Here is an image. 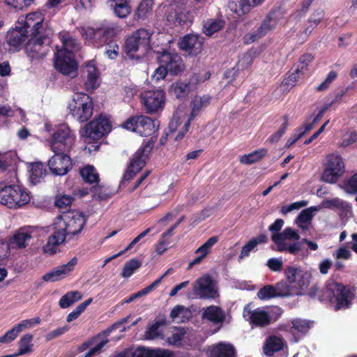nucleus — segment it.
<instances>
[{"label":"nucleus","mask_w":357,"mask_h":357,"mask_svg":"<svg viewBox=\"0 0 357 357\" xmlns=\"http://www.w3.org/2000/svg\"><path fill=\"white\" fill-rule=\"evenodd\" d=\"M291 324V333L294 335L298 333L305 335L311 328V323L309 321L301 319H293Z\"/></svg>","instance_id":"a18cd8bd"},{"label":"nucleus","mask_w":357,"mask_h":357,"mask_svg":"<svg viewBox=\"0 0 357 357\" xmlns=\"http://www.w3.org/2000/svg\"><path fill=\"white\" fill-rule=\"evenodd\" d=\"M87 216L82 212L72 211L63 212L56 223V230L65 234V239L70 241L82 232L86 222Z\"/></svg>","instance_id":"f257e3e1"},{"label":"nucleus","mask_w":357,"mask_h":357,"mask_svg":"<svg viewBox=\"0 0 357 357\" xmlns=\"http://www.w3.org/2000/svg\"><path fill=\"white\" fill-rule=\"evenodd\" d=\"M194 294L202 299H214L219 296L208 275L199 278L193 284Z\"/></svg>","instance_id":"aec40b11"},{"label":"nucleus","mask_w":357,"mask_h":357,"mask_svg":"<svg viewBox=\"0 0 357 357\" xmlns=\"http://www.w3.org/2000/svg\"><path fill=\"white\" fill-rule=\"evenodd\" d=\"M257 296L261 300H269L277 298L275 286L271 284L264 286L257 292Z\"/></svg>","instance_id":"4d7b16f0"},{"label":"nucleus","mask_w":357,"mask_h":357,"mask_svg":"<svg viewBox=\"0 0 357 357\" xmlns=\"http://www.w3.org/2000/svg\"><path fill=\"white\" fill-rule=\"evenodd\" d=\"M160 122L144 114L132 115L121 124V127L127 130L136 132L142 137H151L157 139L153 135L158 131Z\"/></svg>","instance_id":"7ed1b4c3"},{"label":"nucleus","mask_w":357,"mask_h":357,"mask_svg":"<svg viewBox=\"0 0 357 357\" xmlns=\"http://www.w3.org/2000/svg\"><path fill=\"white\" fill-rule=\"evenodd\" d=\"M94 104L92 98L85 93H77L68 105L70 113L80 123L87 122L93 115Z\"/></svg>","instance_id":"0eeeda50"},{"label":"nucleus","mask_w":357,"mask_h":357,"mask_svg":"<svg viewBox=\"0 0 357 357\" xmlns=\"http://www.w3.org/2000/svg\"><path fill=\"white\" fill-rule=\"evenodd\" d=\"M263 0H229V7L231 11L238 16L250 12L252 7L260 4Z\"/></svg>","instance_id":"c756f323"},{"label":"nucleus","mask_w":357,"mask_h":357,"mask_svg":"<svg viewBox=\"0 0 357 357\" xmlns=\"http://www.w3.org/2000/svg\"><path fill=\"white\" fill-rule=\"evenodd\" d=\"M314 59V56L312 54L305 53L301 55L296 68V73L303 74L305 71L307 70L308 66Z\"/></svg>","instance_id":"603ef678"},{"label":"nucleus","mask_w":357,"mask_h":357,"mask_svg":"<svg viewBox=\"0 0 357 357\" xmlns=\"http://www.w3.org/2000/svg\"><path fill=\"white\" fill-rule=\"evenodd\" d=\"M30 202L27 192L19 185H7L0 189V203L9 208H18Z\"/></svg>","instance_id":"1a4fd4ad"},{"label":"nucleus","mask_w":357,"mask_h":357,"mask_svg":"<svg viewBox=\"0 0 357 357\" xmlns=\"http://www.w3.org/2000/svg\"><path fill=\"white\" fill-rule=\"evenodd\" d=\"M33 339V336L31 334L27 333L24 335L18 342V351L13 355H15V356H17L31 352L33 347V344L31 343Z\"/></svg>","instance_id":"37998d69"},{"label":"nucleus","mask_w":357,"mask_h":357,"mask_svg":"<svg viewBox=\"0 0 357 357\" xmlns=\"http://www.w3.org/2000/svg\"><path fill=\"white\" fill-rule=\"evenodd\" d=\"M225 25V22L221 20L208 19L204 21L203 25V33L211 36L213 33L221 30Z\"/></svg>","instance_id":"79ce46f5"},{"label":"nucleus","mask_w":357,"mask_h":357,"mask_svg":"<svg viewBox=\"0 0 357 357\" xmlns=\"http://www.w3.org/2000/svg\"><path fill=\"white\" fill-rule=\"evenodd\" d=\"M345 187L350 192H357V172L345 183Z\"/></svg>","instance_id":"774afa93"},{"label":"nucleus","mask_w":357,"mask_h":357,"mask_svg":"<svg viewBox=\"0 0 357 357\" xmlns=\"http://www.w3.org/2000/svg\"><path fill=\"white\" fill-rule=\"evenodd\" d=\"M80 175L86 183L93 184L99 182V175L92 165H86L81 169Z\"/></svg>","instance_id":"c03bdc74"},{"label":"nucleus","mask_w":357,"mask_h":357,"mask_svg":"<svg viewBox=\"0 0 357 357\" xmlns=\"http://www.w3.org/2000/svg\"><path fill=\"white\" fill-rule=\"evenodd\" d=\"M300 235L298 233L291 227H287L282 232L280 233H273L271 236L272 241L276 245L278 243L282 244L285 243V240L298 241Z\"/></svg>","instance_id":"e433bc0d"},{"label":"nucleus","mask_w":357,"mask_h":357,"mask_svg":"<svg viewBox=\"0 0 357 357\" xmlns=\"http://www.w3.org/2000/svg\"><path fill=\"white\" fill-rule=\"evenodd\" d=\"M268 241V237L264 234H261L257 236L256 238H253L250 239L244 246H243L240 258H243L245 257H248L250 255V252L259 244L266 243Z\"/></svg>","instance_id":"4c0bfd02"},{"label":"nucleus","mask_w":357,"mask_h":357,"mask_svg":"<svg viewBox=\"0 0 357 357\" xmlns=\"http://www.w3.org/2000/svg\"><path fill=\"white\" fill-rule=\"evenodd\" d=\"M316 207H310L303 210L297 217V222L299 227L304 228L301 224L308 225L310 223L313 218V211H316Z\"/></svg>","instance_id":"5fc2aeb1"},{"label":"nucleus","mask_w":357,"mask_h":357,"mask_svg":"<svg viewBox=\"0 0 357 357\" xmlns=\"http://www.w3.org/2000/svg\"><path fill=\"white\" fill-rule=\"evenodd\" d=\"M190 17V13L187 10L186 3L184 1H174L168 6L166 13L168 25L172 26H188L191 22Z\"/></svg>","instance_id":"ddd939ff"},{"label":"nucleus","mask_w":357,"mask_h":357,"mask_svg":"<svg viewBox=\"0 0 357 357\" xmlns=\"http://www.w3.org/2000/svg\"><path fill=\"white\" fill-rule=\"evenodd\" d=\"M204 38L198 34L189 33L184 36L178 42V47L190 55L197 56L203 50Z\"/></svg>","instance_id":"4be33fe9"},{"label":"nucleus","mask_w":357,"mask_h":357,"mask_svg":"<svg viewBox=\"0 0 357 357\" xmlns=\"http://www.w3.org/2000/svg\"><path fill=\"white\" fill-rule=\"evenodd\" d=\"M112 122L109 118L101 114L87 123L80 132L89 140L98 142L107 136L112 131Z\"/></svg>","instance_id":"9d476101"},{"label":"nucleus","mask_w":357,"mask_h":357,"mask_svg":"<svg viewBox=\"0 0 357 357\" xmlns=\"http://www.w3.org/2000/svg\"><path fill=\"white\" fill-rule=\"evenodd\" d=\"M141 102L146 113H156L165 106V93L162 90L144 91L141 94Z\"/></svg>","instance_id":"f3484780"},{"label":"nucleus","mask_w":357,"mask_h":357,"mask_svg":"<svg viewBox=\"0 0 357 357\" xmlns=\"http://www.w3.org/2000/svg\"><path fill=\"white\" fill-rule=\"evenodd\" d=\"M155 139L153 137L144 141L142 146L132 155L127 169L123 176L126 181L132 179L146 165L149 155L153 148Z\"/></svg>","instance_id":"423d86ee"},{"label":"nucleus","mask_w":357,"mask_h":357,"mask_svg":"<svg viewBox=\"0 0 357 357\" xmlns=\"http://www.w3.org/2000/svg\"><path fill=\"white\" fill-rule=\"evenodd\" d=\"M65 241V234L55 230L48 238L47 243L43 246L44 252L50 255H54L56 253L57 246Z\"/></svg>","instance_id":"f704fd0d"},{"label":"nucleus","mask_w":357,"mask_h":357,"mask_svg":"<svg viewBox=\"0 0 357 357\" xmlns=\"http://www.w3.org/2000/svg\"><path fill=\"white\" fill-rule=\"evenodd\" d=\"M218 241V236H212L209 238L202 245L197 249L196 254L200 253L201 256L205 258L210 253L211 248Z\"/></svg>","instance_id":"13d9d810"},{"label":"nucleus","mask_w":357,"mask_h":357,"mask_svg":"<svg viewBox=\"0 0 357 357\" xmlns=\"http://www.w3.org/2000/svg\"><path fill=\"white\" fill-rule=\"evenodd\" d=\"M211 102V97L208 95L195 96L190 102L191 112L189 116L190 121L194 120L195 117L199 116L204 109L210 105Z\"/></svg>","instance_id":"7c9ffc66"},{"label":"nucleus","mask_w":357,"mask_h":357,"mask_svg":"<svg viewBox=\"0 0 357 357\" xmlns=\"http://www.w3.org/2000/svg\"><path fill=\"white\" fill-rule=\"evenodd\" d=\"M51 39L46 31L30 34V38L24 45V51L32 59L45 57L50 50Z\"/></svg>","instance_id":"6e6552de"},{"label":"nucleus","mask_w":357,"mask_h":357,"mask_svg":"<svg viewBox=\"0 0 357 357\" xmlns=\"http://www.w3.org/2000/svg\"><path fill=\"white\" fill-rule=\"evenodd\" d=\"M164 324L163 321H156L149 326L145 331L144 337L146 340H153L158 337L160 335L159 328Z\"/></svg>","instance_id":"6e6d98bb"},{"label":"nucleus","mask_w":357,"mask_h":357,"mask_svg":"<svg viewBox=\"0 0 357 357\" xmlns=\"http://www.w3.org/2000/svg\"><path fill=\"white\" fill-rule=\"evenodd\" d=\"M243 316L252 326L256 327H266L272 322V319L267 312L259 308L252 310L249 305L245 306Z\"/></svg>","instance_id":"412c9836"},{"label":"nucleus","mask_w":357,"mask_h":357,"mask_svg":"<svg viewBox=\"0 0 357 357\" xmlns=\"http://www.w3.org/2000/svg\"><path fill=\"white\" fill-rule=\"evenodd\" d=\"M190 91V84L181 81L172 83L169 88V92L181 101L187 99Z\"/></svg>","instance_id":"72a5a7b5"},{"label":"nucleus","mask_w":357,"mask_h":357,"mask_svg":"<svg viewBox=\"0 0 357 357\" xmlns=\"http://www.w3.org/2000/svg\"><path fill=\"white\" fill-rule=\"evenodd\" d=\"M284 275L296 290V295L302 294L301 291L310 284L311 274L296 266H288L284 270Z\"/></svg>","instance_id":"2eb2a0df"},{"label":"nucleus","mask_w":357,"mask_h":357,"mask_svg":"<svg viewBox=\"0 0 357 357\" xmlns=\"http://www.w3.org/2000/svg\"><path fill=\"white\" fill-rule=\"evenodd\" d=\"M87 78L84 83L86 91H93L99 86L100 73L92 61L86 64Z\"/></svg>","instance_id":"473e14b6"},{"label":"nucleus","mask_w":357,"mask_h":357,"mask_svg":"<svg viewBox=\"0 0 357 357\" xmlns=\"http://www.w3.org/2000/svg\"><path fill=\"white\" fill-rule=\"evenodd\" d=\"M48 167L54 175H66L73 167L70 154L54 153V155L48 160Z\"/></svg>","instance_id":"6ab92c4d"},{"label":"nucleus","mask_w":357,"mask_h":357,"mask_svg":"<svg viewBox=\"0 0 357 357\" xmlns=\"http://www.w3.org/2000/svg\"><path fill=\"white\" fill-rule=\"evenodd\" d=\"M81 33L93 46L99 47L107 43L116 35V29L112 26H89L82 28Z\"/></svg>","instance_id":"f8f14e48"},{"label":"nucleus","mask_w":357,"mask_h":357,"mask_svg":"<svg viewBox=\"0 0 357 357\" xmlns=\"http://www.w3.org/2000/svg\"><path fill=\"white\" fill-rule=\"evenodd\" d=\"M76 136L70 127L63 123L59 125L52 135L50 149L54 153L70 154L75 146Z\"/></svg>","instance_id":"39448f33"},{"label":"nucleus","mask_w":357,"mask_h":357,"mask_svg":"<svg viewBox=\"0 0 357 357\" xmlns=\"http://www.w3.org/2000/svg\"><path fill=\"white\" fill-rule=\"evenodd\" d=\"M344 172V163L340 155L329 154L322 173V180L326 183H335Z\"/></svg>","instance_id":"4468645a"},{"label":"nucleus","mask_w":357,"mask_h":357,"mask_svg":"<svg viewBox=\"0 0 357 357\" xmlns=\"http://www.w3.org/2000/svg\"><path fill=\"white\" fill-rule=\"evenodd\" d=\"M16 165V157L12 152L0 153V171L5 172Z\"/></svg>","instance_id":"09e8293b"},{"label":"nucleus","mask_w":357,"mask_h":357,"mask_svg":"<svg viewBox=\"0 0 357 357\" xmlns=\"http://www.w3.org/2000/svg\"><path fill=\"white\" fill-rule=\"evenodd\" d=\"M152 33L145 29H139L128 36L125 42V52L132 59L144 56L151 49Z\"/></svg>","instance_id":"20e7f679"},{"label":"nucleus","mask_w":357,"mask_h":357,"mask_svg":"<svg viewBox=\"0 0 357 357\" xmlns=\"http://www.w3.org/2000/svg\"><path fill=\"white\" fill-rule=\"evenodd\" d=\"M35 230L31 227L20 228L9 240V246L12 248L22 249L28 245V241L31 239Z\"/></svg>","instance_id":"393cba45"},{"label":"nucleus","mask_w":357,"mask_h":357,"mask_svg":"<svg viewBox=\"0 0 357 357\" xmlns=\"http://www.w3.org/2000/svg\"><path fill=\"white\" fill-rule=\"evenodd\" d=\"M154 0H142L135 13L137 20H144L152 13Z\"/></svg>","instance_id":"ea45409f"},{"label":"nucleus","mask_w":357,"mask_h":357,"mask_svg":"<svg viewBox=\"0 0 357 357\" xmlns=\"http://www.w3.org/2000/svg\"><path fill=\"white\" fill-rule=\"evenodd\" d=\"M275 287L277 297H288L296 295V290L287 281H280L275 285Z\"/></svg>","instance_id":"de8ad7c7"},{"label":"nucleus","mask_w":357,"mask_h":357,"mask_svg":"<svg viewBox=\"0 0 357 357\" xmlns=\"http://www.w3.org/2000/svg\"><path fill=\"white\" fill-rule=\"evenodd\" d=\"M114 2V12L120 18H125L130 13V6L127 0H112Z\"/></svg>","instance_id":"8fccbe9b"},{"label":"nucleus","mask_w":357,"mask_h":357,"mask_svg":"<svg viewBox=\"0 0 357 357\" xmlns=\"http://www.w3.org/2000/svg\"><path fill=\"white\" fill-rule=\"evenodd\" d=\"M43 17L39 13H32L28 14L24 19H20L17 21V24L20 25L22 30L27 31V34H33L36 32L45 31L43 24Z\"/></svg>","instance_id":"5701e85b"},{"label":"nucleus","mask_w":357,"mask_h":357,"mask_svg":"<svg viewBox=\"0 0 357 357\" xmlns=\"http://www.w3.org/2000/svg\"><path fill=\"white\" fill-rule=\"evenodd\" d=\"M77 263L76 257L72 258L67 264L59 266L52 271L46 273L43 276L45 282H56L65 278L66 274L72 271Z\"/></svg>","instance_id":"a878e982"},{"label":"nucleus","mask_w":357,"mask_h":357,"mask_svg":"<svg viewBox=\"0 0 357 357\" xmlns=\"http://www.w3.org/2000/svg\"><path fill=\"white\" fill-rule=\"evenodd\" d=\"M82 298V296L78 291H68L61 296L59 301V305L61 308H67L71 306L74 303L81 300Z\"/></svg>","instance_id":"49530a36"},{"label":"nucleus","mask_w":357,"mask_h":357,"mask_svg":"<svg viewBox=\"0 0 357 357\" xmlns=\"http://www.w3.org/2000/svg\"><path fill=\"white\" fill-rule=\"evenodd\" d=\"M282 17L280 9H272L254 32L247 33L244 36L245 43L250 44L264 37L268 32L276 28Z\"/></svg>","instance_id":"9b49d317"},{"label":"nucleus","mask_w":357,"mask_h":357,"mask_svg":"<svg viewBox=\"0 0 357 357\" xmlns=\"http://www.w3.org/2000/svg\"><path fill=\"white\" fill-rule=\"evenodd\" d=\"M284 345L282 337L276 335L268 336L264 344L263 350L265 355L272 356L275 352L283 349Z\"/></svg>","instance_id":"2f4dec72"},{"label":"nucleus","mask_w":357,"mask_h":357,"mask_svg":"<svg viewBox=\"0 0 357 357\" xmlns=\"http://www.w3.org/2000/svg\"><path fill=\"white\" fill-rule=\"evenodd\" d=\"M59 37L63 44V50H70L73 52V51H77L79 49V42L71 36L69 32H61L59 34Z\"/></svg>","instance_id":"58836bf2"},{"label":"nucleus","mask_w":357,"mask_h":357,"mask_svg":"<svg viewBox=\"0 0 357 357\" xmlns=\"http://www.w3.org/2000/svg\"><path fill=\"white\" fill-rule=\"evenodd\" d=\"M40 317H35L29 319H24L18 323L16 326V328L22 332L24 328H31L34 324H39L40 323Z\"/></svg>","instance_id":"338daca9"},{"label":"nucleus","mask_w":357,"mask_h":357,"mask_svg":"<svg viewBox=\"0 0 357 357\" xmlns=\"http://www.w3.org/2000/svg\"><path fill=\"white\" fill-rule=\"evenodd\" d=\"M283 119H284V122L281 125L279 130L268 137V140L270 142H271V143L278 142L280 139V138L283 136V135L285 133L286 130L288 126V121H289L288 116L284 115L283 116Z\"/></svg>","instance_id":"052dcab7"},{"label":"nucleus","mask_w":357,"mask_h":357,"mask_svg":"<svg viewBox=\"0 0 357 357\" xmlns=\"http://www.w3.org/2000/svg\"><path fill=\"white\" fill-rule=\"evenodd\" d=\"M131 357H174V353L161 348L138 347L131 354Z\"/></svg>","instance_id":"bb28decb"},{"label":"nucleus","mask_w":357,"mask_h":357,"mask_svg":"<svg viewBox=\"0 0 357 357\" xmlns=\"http://www.w3.org/2000/svg\"><path fill=\"white\" fill-rule=\"evenodd\" d=\"M30 172V180L34 185L40 183L47 174L45 166L41 162L32 163Z\"/></svg>","instance_id":"c9c22d12"},{"label":"nucleus","mask_w":357,"mask_h":357,"mask_svg":"<svg viewBox=\"0 0 357 357\" xmlns=\"http://www.w3.org/2000/svg\"><path fill=\"white\" fill-rule=\"evenodd\" d=\"M325 206L328 208H337L346 211L350 208L349 204L339 198H333L325 202Z\"/></svg>","instance_id":"680f3d73"},{"label":"nucleus","mask_w":357,"mask_h":357,"mask_svg":"<svg viewBox=\"0 0 357 357\" xmlns=\"http://www.w3.org/2000/svg\"><path fill=\"white\" fill-rule=\"evenodd\" d=\"M93 298H90L83 303L78 305L73 311L68 314L66 318L68 322H71L77 319L79 315L84 312L86 307L91 303Z\"/></svg>","instance_id":"864d4df0"},{"label":"nucleus","mask_w":357,"mask_h":357,"mask_svg":"<svg viewBox=\"0 0 357 357\" xmlns=\"http://www.w3.org/2000/svg\"><path fill=\"white\" fill-rule=\"evenodd\" d=\"M268 153L267 149L262 148L255 150L250 153L240 158V162L244 165H251L260 161Z\"/></svg>","instance_id":"a19ab883"},{"label":"nucleus","mask_w":357,"mask_h":357,"mask_svg":"<svg viewBox=\"0 0 357 357\" xmlns=\"http://www.w3.org/2000/svg\"><path fill=\"white\" fill-rule=\"evenodd\" d=\"M27 31L22 30L20 25L9 30L6 36V40L9 46V52H17L22 50V44L27 38Z\"/></svg>","instance_id":"b1692460"},{"label":"nucleus","mask_w":357,"mask_h":357,"mask_svg":"<svg viewBox=\"0 0 357 357\" xmlns=\"http://www.w3.org/2000/svg\"><path fill=\"white\" fill-rule=\"evenodd\" d=\"M74 198L70 195H57L55 199V206L59 209H67L70 207Z\"/></svg>","instance_id":"e2e57ef3"},{"label":"nucleus","mask_w":357,"mask_h":357,"mask_svg":"<svg viewBox=\"0 0 357 357\" xmlns=\"http://www.w3.org/2000/svg\"><path fill=\"white\" fill-rule=\"evenodd\" d=\"M324 294L335 311L349 308L354 298V294L349 287L336 282L328 283Z\"/></svg>","instance_id":"f03ea898"},{"label":"nucleus","mask_w":357,"mask_h":357,"mask_svg":"<svg viewBox=\"0 0 357 357\" xmlns=\"http://www.w3.org/2000/svg\"><path fill=\"white\" fill-rule=\"evenodd\" d=\"M337 74L335 71L331 70L326 78L317 87L318 91H323L328 89L332 82L337 78Z\"/></svg>","instance_id":"0e129e2a"},{"label":"nucleus","mask_w":357,"mask_h":357,"mask_svg":"<svg viewBox=\"0 0 357 357\" xmlns=\"http://www.w3.org/2000/svg\"><path fill=\"white\" fill-rule=\"evenodd\" d=\"M55 68L63 75H68L77 69V63L72 51L60 50L55 55Z\"/></svg>","instance_id":"a211bd4d"},{"label":"nucleus","mask_w":357,"mask_h":357,"mask_svg":"<svg viewBox=\"0 0 357 357\" xmlns=\"http://www.w3.org/2000/svg\"><path fill=\"white\" fill-rule=\"evenodd\" d=\"M20 331L14 326L10 330L8 331L3 336L0 337V343H10L16 339Z\"/></svg>","instance_id":"69168bd1"},{"label":"nucleus","mask_w":357,"mask_h":357,"mask_svg":"<svg viewBox=\"0 0 357 357\" xmlns=\"http://www.w3.org/2000/svg\"><path fill=\"white\" fill-rule=\"evenodd\" d=\"M142 261L137 259H130L124 264L121 275L125 278H130L142 266Z\"/></svg>","instance_id":"3c124183"},{"label":"nucleus","mask_w":357,"mask_h":357,"mask_svg":"<svg viewBox=\"0 0 357 357\" xmlns=\"http://www.w3.org/2000/svg\"><path fill=\"white\" fill-rule=\"evenodd\" d=\"M157 61L164 65L172 75H177L185 70V64L181 56L174 52L164 50L157 53Z\"/></svg>","instance_id":"dca6fc26"},{"label":"nucleus","mask_w":357,"mask_h":357,"mask_svg":"<svg viewBox=\"0 0 357 357\" xmlns=\"http://www.w3.org/2000/svg\"><path fill=\"white\" fill-rule=\"evenodd\" d=\"M202 318L214 324H222L225 321L226 316L224 310L220 307L211 305L203 308Z\"/></svg>","instance_id":"c85d7f7f"},{"label":"nucleus","mask_w":357,"mask_h":357,"mask_svg":"<svg viewBox=\"0 0 357 357\" xmlns=\"http://www.w3.org/2000/svg\"><path fill=\"white\" fill-rule=\"evenodd\" d=\"M278 250L279 252H287L291 255H297L301 250V242H295L291 244L286 243L282 244H277Z\"/></svg>","instance_id":"bf43d9fd"},{"label":"nucleus","mask_w":357,"mask_h":357,"mask_svg":"<svg viewBox=\"0 0 357 357\" xmlns=\"http://www.w3.org/2000/svg\"><path fill=\"white\" fill-rule=\"evenodd\" d=\"M236 351L230 343L220 342L212 345L208 351V357H236Z\"/></svg>","instance_id":"cd10ccee"}]
</instances>
